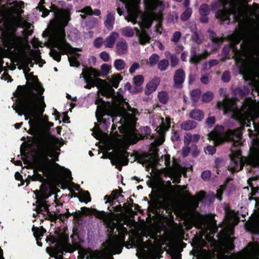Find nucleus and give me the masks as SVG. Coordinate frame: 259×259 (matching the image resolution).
I'll return each instance as SVG.
<instances>
[{
  "mask_svg": "<svg viewBox=\"0 0 259 259\" xmlns=\"http://www.w3.org/2000/svg\"><path fill=\"white\" fill-rule=\"evenodd\" d=\"M205 196V192L203 191L198 192L196 196L190 195L188 205L185 208L188 215L194 217L198 213L196 209L198 207L199 202L202 201Z\"/></svg>",
  "mask_w": 259,
  "mask_h": 259,
  "instance_id": "nucleus-14",
  "label": "nucleus"
},
{
  "mask_svg": "<svg viewBox=\"0 0 259 259\" xmlns=\"http://www.w3.org/2000/svg\"><path fill=\"white\" fill-rule=\"evenodd\" d=\"M5 56V52L3 50H0V73L3 71L4 61L3 60Z\"/></svg>",
  "mask_w": 259,
  "mask_h": 259,
  "instance_id": "nucleus-60",
  "label": "nucleus"
},
{
  "mask_svg": "<svg viewBox=\"0 0 259 259\" xmlns=\"http://www.w3.org/2000/svg\"><path fill=\"white\" fill-rule=\"evenodd\" d=\"M94 214L99 219H103L106 215V212L104 211H99L94 208L93 209Z\"/></svg>",
  "mask_w": 259,
  "mask_h": 259,
  "instance_id": "nucleus-48",
  "label": "nucleus"
},
{
  "mask_svg": "<svg viewBox=\"0 0 259 259\" xmlns=\"http://www.w3.org/2000/svg\"><path fill=\"white\" fill-rule=\"evenodd\" d=\"M158 97L159 101L163 104H165L168 100V94L166 92H159Z\"/></svg>",
  "mask_w": 259,
  "mask_h": 259,
  "instance_id": "nucleus-45",
  "label": "nucleus"
},
{
  "mask_svg": "<svg viewBox=\"0 0 259 259\" xmlns=\"http://www.w3.org/2000/svg\"><path fill=\"white\" fill-rule=\"evenodd\" d=\"M34 194L36 199L35 211L37 213L42 214L44 211H46L50 217L55 218V215L50 211V205L48 204L47 201L50 195L46 192L37 190L34 191Z\"/></svg>",
  "mask_w": 259,
  "mask_h": 259,
  "instance_id": "nucleus-12",
  "label": "nucleus"
},
{
  "mask_svg": "<svg viewBox=\"0 0 259 259\" xmlns=\"http://www.w3.org/2000/svg\"><path fill=\"white\" fill-rule=\"evenodd\" d=\"M110 66L106 64L101 66L102 74H101L97 70L93 68H86L83 70L80 74V77H83L86 83L84 88L90 89L95 86L100 87L103 90L104 94L107 96L113 97L115 91L110 87L107 82L102 79L94 77L98 76L104 77L107 75L110 70Z\"/></svg>",
  "mask_w": 259,
  "mask_h": 259,
  "instance_id": "nucleus-6",
  "label": "nucleus"
},
{
  "mask_svg": "<svg viewBox=\"0 0 259 259\" xmlns=\"http://www.w3.org/2000/svg\"><path fill=\"white\" fill-rule=\"evenodd\" d=\"M215 122V118L214 116L209 117L206 120V123L209 127H212Z\"/></svg>",
  "mask_w": 259,
  "mask_h": 259,
  "instance_id": "nucleus-58",
  "label": "nucleus"
},
{
  "mask_svg": "<svg viewBox=\"0 0 259 259\" xmlns=\"http://www.w3.org/2000/svg\"><path fill=\"white\" fill-rule=\"evenodd\" d=\"M198 49L197 48H193L190 51V61L192 63L197 64L201 60L206 58L208 55L207 51H205L203 53L197 54Z\"/></svg>",
  "mask_w": 259,
  "mask_h": 259,
  "instance_id": "nucleus-19",
  "label": "nucleus"
},
{
  "mask_svg": "<svg viewBox=\"0 0 259 259\" xmlns=\"http://www.w3.org/2000/svg\"><path fill=\"white\" fill-rule=\"evenodd\" d=\"M160 79L158 77H155L152 79L146 85L145 94L149 95L155 92L158 86Z\"/></svg>",
  "mask_w": 259,
  "mask_h": 259,
  "instance_id": "nucleus-23",
  "label": "nucleus"
},
{
  "mask_svg": "<svg viewBox=\"0 0 259 259\" xmlns=\"http://www.w3.org/2000/svg\"><path fill=\"white\" fill-rule=\"evenodd\" d=\"M144 166V164H148V165L150 166L153 169H155L158 171V172L160 175H163L164 177H169L171 178L176 174V170L173 167V165L175 164H179V163H164L165 167L161 168L159 169L157 168L158 165L160 163H140Z\"/></svg>",
  "mask_w": 259,
  "mask_h": 259,
  "instance_id": "nucleus-17",
  "label": "nucleus"
},
{
  "mask_svg": "<svg viewBox=\"0 0 259 259\" xmlns=\"http://www.w3.org/2000/svg\"><path fill=\"white\" fill-rule=\"evenodd\" d=\"M79 200L81 202H84L86 203L90 202L91 201V197L89 191H85L80 194L79 197Z\"/></svg>",
  "mask_w": 259,
  "mask_h": 259,
  "instance_id": "nucleus-38",
  "label": "nucleus"
},
{
  "mask_svg": "<svg viewBox=\"0 0 259 259\" xmlns=\"http://www.w3.org/2000/svg\"><path fill=\"white\" fill-rule=\"evenodd\" d=\"M3 44L5 48L11 52L15 50H21L23 46V41L22 37L14 34H9L3 38Z\"/></svg>",
  "mask_w": 259,
  "mask_h": 259,
  "instance_id": "nucleus-15",
  "label": "nucleus"
},
{
  "mask_svg": "<svg viewBox=\"0 0 259 259\" xmlns=\"http://www.w3.org/2000/svg\"><path fill=\"white\" fill-rule=\"evenodd\" d=\"M181 37V33L180 31H176L174 33L171 40L174 42H177Z\"/></svg>",
  "mask_w": 259,
  "mask_h": 259,
  "instance_id": "nucleus-54",
  "label": "nucleus"
},
{
  "mask_svg": "<svg viewBox=\"0 0 259 259\" xmlns=\"http://www.w3.org/2000/svg\"><path fill=\"white\" fill-rule=\"evenodd\" d=\"M185 73L182 69H178L176 71L174 76V85L177 88H180L182 87L184 81Z\"/></svg>",
  "mask_w": 259,
  "mask_h": 259,
  "instance_id": "nucleus-21",
  "label": "nucleus"
},
{
  "mask_svg": "<svg viewBox=\"0 0 259 259\" xmlns=\"http://www.w3.org/2000/svg\"><path fill=\"white\" fill-rule=\"evenodd\" d=\"M213 98V94L210 91L203 94L202 96V99L204 102H209L212 100Z\"/></svg>",
  "mask_w": 259,
  "mask_h": 259,
  "instance_id": "nucleus-44",
  "label": "nucleus"
},
{
  "mask_svg": "<svg viewBox=\"0 0 259 259\" xmlns=\"http://www.w3.org/2000/svg\"><path fill=\"white\" fill-rule=\"evenodd\" d=\"M22 66L23 67V72L26 79H28L31 77L32 79V83L31 85L30 89L26 92H23L21 94H27L30 91H33L37 94H42L45 90L41 86L40 83L38 81L37 78L33 76L31 73H29V72L30 71L29 66Z\"/></svg>",
  "mask_w": 259,
  "mask_h": 259,
  "instance_id": "nucleus-16",
  "label": "nucleus"
},
{
  "mask_svg": "<svg viewBox=\"0 0 259 259\" xmlns=\"http://www.w3.org/2000/svg\"><path fill=\"white\" fill-rule=\"evenodd\" d=\"M170 65L172 67L174 68L178 64L179 58L175 55H172L170 56Z\"/></svg>",
  "mask_w": 259,
  "mask_h": 259,
  "instance_id": "nucleus-51",
  "label": "nucleus"
},
{
  "mask_svg": "<svg viewBox=\"0 0 259 259\" xmlns=\"http://www.w3.org/2000/svg\"><path fill=\"white\" fill-rule=\"evenodd\" d=\"M116 53L121 56L125 54L128 51V45L126 40L123 38H120L116 43Z\"/></svg>",
  "mask_w": 259,
  "mask_h": 259,
  "instance_id": "nucleus-20",
  "label": "nucleus"
},
{
  "mask_svg": "<svg viewBox=\"0 0 259 259\" xmlns=\"http://www.w3.org/2000/svg\"><path fill=\"white\" fill-rule=\"evenodd\" d=\"M95 250H93L91 248L87 249H82L78 251L79 258L83 259L85 257V256L87 255H90V257L91 259H98V255L94 252L96 251Z\"/></svg>",
  "mask_w": 259,
  "mask_h": 259,
  "instance_id": "nucleus-26",
  "label": "nucleus"
},
{
  "mask_svg": "<svg viewBox=\"0 0 259 259\" xmlns=\"http://www.w3.org/2000/svg\"><path fill=\"white\" fill-rule=\"evenodd\" d=\"M201 91L199 89L193 90L191 92V95L192 100L195 102H197L200 97Z\"/></svg>",
  "mask_w": 259,
  "mask_h": 259,
  "instance_id": "nucleus-41",
  "label": "nucleus"
},
{
  "mask_svg": "<svg viewBox=\"0 0 259 259\" xmlns=\"http://www.w3.org/2000/svg\"><path fill=\"white\" fill-rule=\"evenodd\" d=\"M219 63V61L217 59L209 60L205 63V68L210 69L212 67L217 65Z\"/></svg>",
  "mask_w": 259,
  "mask_h": 259,
  "instance_id": "nucleus-52",
  "label": "nucleus"
},
{
  "mask_svg": "<svg viewBox=\"0 0 259 259\" xmlns=\"http://www.w3.org/2000/svg\"><path fill=\"white\" fill-rule=\"evenodd\" d=\"M42 94H37L33 91L27 94H22L18 104L12 107L19 115L24 114L25 120L35 134L39 135L36 149L32 148L30 144L23 143L20 152L23 162H56L58 161L60 149L52 146L50 140L42 136L45 128L40 116L44 111L46 105Z\"/></svg>",
  "mask_w": 259,
  "mask_h": 259,
  "instance_id": "nucleus-1",
  "label": "nucleus"
},
{
  "mask_svg": "<svg viewBox=\"0 0 259 259\" xmlns=\"http://www.w3.org/2000/svg\"><path fill=\"white\" fill-rule=\"evenodd\" d=\"M127 111L124 108H119L116 112L110 116L112 121L119 123L120 125L118 127L123 135L122 140L117 141L114 149L117 161L111 162H170V155L165 154L159 158V155L156 151L150 153L135 152L130 154L126 151V149L130 144H135L139 140L135 125L136 122L135 116L138 114L136 109L132 108L126 104Z\"/></svg>",
  "mask_w": 259,
  "mask_h": 259,
  "instance_id": "nucleus-2",
  "label": "nucleus"
},
{
  "mask_svg": "<svg viewBox=\"0 0 259 259\" xmlns=\"http://www.w3.org/2000/svg\"><path fill=\"white\" fill-rule=\"evenodd\" d=\"M100 58L105 62L108 61L110 59V56L106 52H103L100 55Z\"/></svg>",
  "mask_w": 259,
  "mask_h": 259,
  "instance_id": "nucleus-61",
  "label": "nucleus"
},
{
  "mask_svg": "<svg viewBox=\"0 0 259 259\" xmlns=\"http://www.w3.org/2000/svg\"><path fill=\"white\" fill-rule=\"evenodd\" d=\"M250 159L247 160L245 157L241 155L239 150H232L230 157L232 162H259V141L254 142V147Z\"/></svg>",
  "mask_w": 259,
  "mask_h": 259,
  "instance_id": "nucleus-13",
  "label": "nucleus"
},
{
  "mask_svg": "<svg viewBox=\"0 0 259 259\" xmlns=\"http://www.w3.org/2000/svg\"><path fill=\"white\" fill-rule=\"evenodd\" d=\"M192 13V9L190 8H187L185 11L182 13L181 16V19L184 21L188 20L191 17Z\"/></svg>",
  "mask_w": 259,
  "mask_h": 259,
  "instance_id": "nucleus-39",
  "label": "nucleus"
},
{
  "mask_svg": "<svg viewBox=\"0 0 259 259\" xmlns=\"http://www.w3.org/2000/svg\"><path fill=\"white\" fill-rule=\"evenodd\" d=\"M124 4L127 15L125 19L131 21L133 24L138 23L141 28L149 27L153 20L154 16L152 13L143 14L139 10L140 0H120Z\"/></svg>",
  "mask_w": 259,
  "mask_h": 259,
  "instance_id": "nucleus-7",
  "label": "nucleus"
},
{
  "mask_svg": "<svg viewBox=\"0 0 259 259\" xmlns=\"http://www.w3.org/2000/svg\"><path fill=\"white\" fill-rule=\"evenodd\" d=\"M51 11L54 13V18L50 20L48 30L44 32L47 33L49 40L54 48L51 50L50 55L55 60L59 62L61 54L69 53L70 56H68V58L70 66L77 67L80 64L77 59L80 54L77 52L80 50L72 48L65 38V27L70 19V13L67 10L60 9L55 5L52 6Z\"/></svg>",
  "mask_w": 259,
  "mask_h": 259,
  "instance_id": "nucleus-3",
  "label": "nucleus"
},
{
  "mask_svg": "<svg viewBox=\"0 0 259 259\" xmlns=\"http://www.w3.org/2000/svg\"><path fill=\"white\" fill-rule=\"evenodd\" d=\"M157 120L158 122H161L160 124L157 127L161 133L165 132L169 128L170 118L169 117H166L165 121H164L163 118L157 117Z\"/></svg>",
  "mask_w": 259,
  "mask_h": 259,
  "instance_id": "nucleus-27",
  "label": "nucleus"
},
{
  "mask_svg": "<svg viewBox=\"0 0 259 259\" xmlns=\"http://www.w3.org/2000/svg\"><path fill=\"white\" fill-rule=\"evenodd\" d=\"M204 151L206 154L212 155L215 151V148L212 146H207L204 148Z\"/></svg>",
  "mask_w": 259,
  "mask_h": 259,
  "instance_id": "nucleus-53",
  "label": "nucleus"
},
{
  "mask_svg": "<svg viewBox=\"0 0 259 259\" xmlns=\"http://www.w3.org/2000/svg\"><path fill=\"white\" fill-rule=\"evenodd\" d=\"M82 14H81L80 16L82 18L85 19L87 15H92L93 14L96 16H99L101 14L100 10L98 9H96L93 11L92 9L90 7H86L83 9H81L80 11Z\"/></svg>",
  "mask_w": 259,
  "mask_h": 259,
  "instance_id": "nucleus-29",
  "label": "nucleus"
},
{
  "mask_svg": "<svg viewBox=\"0 0 259 259\" xmlns=\"http://www.w3.org/2000/svg\"><path fill=\"white\" fill-rule=\"evenodd\" d=\"M190 117L191 118L200 121L204 117V114L202 111L195 109L192 111L190 113Z\"/></svg>",
  "mask_w": 259,
  "mask_h": 259,
  "instance_id": "nucleus-34",
  "label": "nucleus"
},
{
  "mask_svg": "<svg viewBox=\"0 0 259 259\" xmlns=\"http://www.w3.org/2000/svg\"><path fill=\"white\" fill-rule=\"evenodd\" d=\"M208 139L213 141L214 144L219 145L226 140H232L234 142V145L235 147L240 146L241 144L240 139L241 134L238 132L228 130L225 131L223 126L217 125L214 130L208 135Z\"/></svg>",
  "mask_w": 259,
  "mask_h": 259,
  "instance_id": "nucleus-10",
  "label": "nucleus"
},
{
  "mask_svg": "<svg viewBox=\"0 0 259 259\" xmlns=\"http://www.w3.org/2000/svg\"><path fill=\"white\" fill-rule=\"evenodd\" d=\"M233 165L229 167L228 166V170L232 173L236 172L243 169L246 164V166H249L252 168L259 167V163H232Z\"/></svg>",
  "mask_w": 259,
  "mask_h": 259,
  "instance_id": "nucleus-22",
  "label": "nucleus"
},
{
  "mask_svg": "<svg viewBox=\"0 0 259 259\" xmlns=\"http://www.w3.org/2000/svg\"><path fill=\"white\" fill-rule=\"evenodd\" d=\"M24 167L27 165L36 164V167L34 170V174L32 177L33 181H38L44 183L46 182L45 177L51 180L59 178L62 172L64 167L58 163H23Z\"/></svg>",
  "mask_w": 259,
  "mask_h": 259,
  "instance_id": "nucleus-8",
  "label": "nucleus"
},
{
  "mask_svg": "<svg viewBox=\"0 0 259 259\" xmlns=\"http://www.w3.org/2000/svg\"><path fill=\"white\" fill-rule=\"evenodd\" d=\"M242 40L241 52L237 51L236 60L240 66L241 74L251 75L256 69L254 56L259 52V28L252 27L243 33L237 34V42Z\"/></svg>",
  "mask_w": 259,
  "mask_h": 259,
  "instance_id": "nucleus-4",
  "label": "nucleus"
},
{
  "mask_svg": "<svg viewBox=\"0 0 259 259\" xmlns=\"http://www.w3.org/2000/svg\"><path fill=\"white\" fill-rule=\"evenodd\" d=\"M140 67V65L138 63H134L130 67L129 72L132 74L135 71Z\"/></svg>",
  "mask_w": 259,
  "mask_h": 259,
  "instance_id": "nucleus-63",
  "label": "nucleus"
},
{
  "mask_svg": "<svg viewBox=\"0 0 259 259\" xmlns=\"http://www.w3.org/2000/svg\"><path fill=\"white\" fill-rule=\"evenodd\" d=\"M234 217V212L232 210H230L226 212V218L227 219L230 221H231Z\"/></svg>",
  "mask_w": 259,
  "mask_h": 259,
  "instance_id": "nucleus-64",
  "label": "nucleus"
},
{
  "mask_svg": "<svg viewBox=\"0 0 259 259\" xmlns=\"http://www.w3.org/2000/svg\"><path fill=\"white\" fill-rule=\"evenodd\" d=\"M92 134L97 139H99L101 137L102 132L97 127L95 126L93 129Z\"/></svg>",
  "mask_w": 259,
  "mask_h": 259,
  "instance_id": "nucleus-55",
  "label": "nucleus"
},
{
  "mask_svg": "<svg viewBox=\"0 0 259 259\" xmlns=\"http://www.w3.org/2000/svg\"><path fill=\"white\" fill-rule=\"evenodd\" d=\"M15 179L18 181H21V184L19 185V186H22L24 184L25 181L23 179L22 176L19 173V172L17 171L15 174Z\"/></svg>",
  "mask_w": 259,
  "mask_h": 259,
  "instance_id": "nucleus-57",
  "label": "nucleus"
},
{
  "mask_svg": "<svg viewBox=\"0 0 259 259\" xmlns=\"http://www.w3.org/2000/svg\"><path fill=\"white\" fill-rule=\"evenodd\" d=\"M159 59V57L158 55L153 54L150 57L148 61H147V63L150 66H152L157 63Z\"/></svg>",
  "mask_w": 259,
  "mask_h": 259,
  "instance_id": "nucleus-42",
  "label": "nucleus"
},
{
  "mask_svg": "<svg viewBox=\"0 0 259 259\" xmlns=\"http://www.w3.org/2000/svg\"><path fill=\"white\" fill-rule=\"evenodd\" d=\"M117 32H112L104 40V45L106 48H112L115 44L116 39L118 37Z\"/></svg>",
  "mask_w": 259,
  "mask_h": 259,
  "instance_id": "nucleus-25",
  "label": "nucleus"
},
{
  "mask_svg": "<svg viewBox=\"0 0 259 259\" xmlns=\"http://www.w3.org/2000/svg\"><path fill=\"white\" fill-rule=\"evenodd\" d=\"M122 76L119 74H115L112 76L111 78L109 79V81L110 82L113 87L117 88L119 82L122 79Z\"/></svg>",
  "mask_w": 259,
  "mask_h": 259,
  "instance_id": "nucleus-36",
  "label": "nucleus"
},
{
  "mask_svg": "<svg viewBox=\"0 0 259 259\" xmlns=\"http://www.w3.org/2000/svg\"><path fill=\"white\" fill-rule=\"evenodd\" d=\"M104 44V40L102 37H99L96 38L94 41V46L95 48H99Z\"/></svg>",
  "mask_w": 259,
  "mask_h": 259,
  "instance_id": "nucleus-50",
  "label": "nucleus"
},
{
  "mask_svg": "<svg viewBox=\"0 0 259 259\" xmlns=\"http://www.w3.org/2000/svg\"><path fill=\"white\" fill-rule=\"evenodd\" d=\"M218 105L219 108H222L225 114L230 113L231 117L241 123L245 124L246 122H250L249 118L251 116V113L249 109L245 110L238 108L234 100L225 99L223 102L218 103Z\"/></svg>",
  "mask_w": 259,
  "mask_h": 259,
  "instance_id": "nucleus-9",
  "label": "nucleus"
},
{
  "mask_svg": "<svg viewBox=\"0 0 259 259\" xmlns=\"http://www.w3.org/2000/svg\"><path fill=\"white\" fill-rule=\"evenodd\" d=\"M169 65V62L166 59H162L158 62V69L160 71L165 70Z\"/></svg>",
  "mask_w": 259,
  "mask_h": 259,
  "instance_id": "nucleus-40",
  "label": "nucleus"
},
{
  "mask_svg": "<svg viewBox=\"0 0 259 259\" xmlns=\"http://www.w3.org/2000/svg\"><path fill=\"white\" fill-rule=\"evenodd\" d=\"M236 4H230V8L227 9L224 6V0H218L212 4V8L215 10L217 5L223 7L216 14L217 17L224 23L229 24L230 22V17L233 20L239 24L244 22H253L255 19H259V5L253 3L252 6L248 5L250 0H237Z\"/></svg>",
  "mask_w": 259,
  "mask_h": 259,
  "instance_id": "nucleus-5",
  "label": "nucleus"
},
{
  "mask_svg": "<svg viewBox=\"0 0 259 259\" xmlns=\"http://www.w3.org/2000/svg\"><path fill=\"white\" fill-rule=\"evenodd\" d=\"M55 234H56L59 238L61 239L60 240H58L55 236H51L49 237H47V241H50L52 244L55 243V252L57 251L56 250V244L57 242L60 241H63L64 240H67L69 242L68 238L67 237H65L64 235L62 233H60L59 231L56 230L55 231Z\"/></svg>",
  "mask_w": 259,
  "mask_h": 259,
  "instance_id": "nucleus-28",
  "label": "nucleus"
},
{
  "mask_svg": "<svg viewBox=\"0 0 259 259\" xmlns=\"http://www.w3.org/2000/svg\"><path fill=\"white\" fill-rule=\"evenodd\" d=\"M126 63L122 59H116L114 61V66L118 71H121L125 68Z\"/></svg>",
  "mask_w": 259,
  "mask_h": 259,
  "instance_id": "nucleus-37",
  "label": "nucleus"
},
{
  "mask_svg": "<svg viewBox=\"0 0 259 259\" xmlns=\"http://www.w3.org/2000/svg\"><path fill=\"white\" fill-rule=\"evenodd\" d=\"M115 17L113 14L109 13L106 16V19L104 22L105 26L109 29L113 28L114 24Z\"/></svg>",
  "mask_w": 259,
  "mask_h": 259,
  "instance_id": "nucleus-33",
  "label": "nucleus"
},
{
  "mask_svg": "<svg viewBox=\"0 0 259 259\" xmlns=\"http://www.w3.org/2000/svg\"><path fill=\"white\" fill-rule=\"evenodd\" d=\"M136 28H133L131 27L126 26L123 28H122L120 29V31L121 32V34L127 37H133L135 33Z\"/></svg>",
  "mask_w": 259,
  "mask_h": 259,
  "instance_id": "nucleus-31",
  "label": "nucleus"
},
{
  "mask_svg": "<svg viewBox=\"0 0 259 259\" xmlns=\"http://www.w3.org/2000/svg\"><path fill=\"white\" fill-rule=\"evenodd\" d=\"M199 13L201 16H207L209 13L208 6L206 4L202 5L199 8Z\"/></svg>",
  "mask_w": 259,
  "mask_h": 259,
  "instance_id": "nucleus-46",
  "label": "nucleus"
},
{
  "mask_svg": "<svg viewBox=\"0 0 259 259\" xmlns=\"http://www.w3.org/2000/svg\"><path fill=\"white\" fill-rule=\"evenodd\" d=\"M196 27H195L192 29L193 34L192 35V39L194 41H195L197 44H199L202 42V39L199 36L198 33H197V32L196 31Z\"/></svg>",
  "mask_w": 259,
  "mask_h": 259,
  "instance_id": "nucleus-49",
  "label": "nucleus"
},
{
  "mask_svg": "<svg viewBox=\"0 0 259 259\" xmlns=\"http://www.w3.org/2000/svg\"><path fill=\"white\" fill-rule=\"evenodd\" d=\"M212 41L217 45L218 46L221 45L224 41V38L222 37H216L215 36H211Z\"/></svg>",
  "mask_w": 259,
  "mask_h": 259,
  "instance_id": "nucleus-56",
  "label": "nucleus"
},
{
  "mask_svg": "<svg viewBox=\"0 0 259 259\" xmlns=\"http://www.w3.org/2000/svg\"><path fill=\"white\" fill-rule=\"evenodd\" d=\"M71 237L72 239L73 246L76 248H78L80 246V243L78 242L75 241L76 240L80 239L78 233H75L74 231H73V233L72 235H71Z\"/></svg>",
  "mask_w": 259,
  "mask_h": 259,
  "instance_id": "nucleus-47",
  "label": "nucleus"
},
{
  "mask_svg": "<svg viewBox=\"0 0 259 259\" xmlns=\"http://www.w3.org/2000/svg\"><path fill=\"white\" fill-rule=\"evenodd\" d=\"M120 197L123 198V196L119 194L118 190H114L112 191L110 195L105 196L104 199H107L106 203H111L112 201Z\"/></svg>",
  "mask_w": 259,
  "mask_h": 259,
  "instance_id": "nucleus-30",
  "label": "nucleus"
},
{
  "mask_svg": "<svg viewBox=\"0 0 259 259\" xmlns=\"http://www.w3.org/2000/svg\"><path fill=\"white\" fill-rule=\"evenodd\" d=\"M134 84L137 87H140L144 82V77L142 75L135 76L133 78Z\"/></svg>",
  "mask_w": 259,
  "mask_h": 259,
  "instance_id": "nucleus-43",
  "label": "nucleus"
},
{
  "mask_svg": "<svg viewBox=\"0 0 259 259\" xmlns=\"http://www.w3.org/2000/svg\"><path fill=\"white\" fill-rule=\"evenodd\" d=\"M106 110L104 107H100L99 106H97V109L96 112V115L97 118L99 121L100 120H103L104 119L103 118V116L107 114L108 116L109 115L106 113Z\"/></svg>",
  "mask_w": 259,
  "mask_h": 259,
  "instance_id": "nucleus-35",
  "label": "nucleus"
},
{
  "mask_svg": "<svg viewBox=\"0 0 259 259\" xmlns=\"http://www.w3.org/2000/svg\"><path fill=\"white\" fill-rule=\"evenodd\" d=\"M222 79L224 82H228L230 79V75L229 72L225 71L222 76Z\"/></svg>",
  "mask_w": 259,
  "mask_h": 259,
  "instance_id": "nucleus-62",
  "label": "nucleus"
},
{
  "mask_svg": "<svg viewBox=\"0 0 259 259\" xmlns=\"http://www.w3.org/2000/svg\"><path fill=\"white\" fill-rule=\"evenodd\" d=\"M32 61H34L36 64H38L39 66H42L45 63V61L40 58L39 55L36 52L31 50L29 55H24L21 60L22 66H29L32 63Z\"/></svg>",
  "mask_w": 259,
  "mask_h": 259,
  "instance_id": "nucleus-18",
  "label": "nucleus"
},
{
  "mask_svg": "<svg viewBox=\"0 0 259 259\" xmlns=\"http://www.w3.org/2000/svg\"><path fill=\"white\" fill-rule=\"evenodd\" d=\"M115 240H108V245L102 250H96L94 253L98 255V259H114L113 254H119L122 250V243L124 242V237H118Z\"/></svg>",
  "mask_w": 259,
  "mask_h": 259,
  "instance_id": "nucleus-11",
  "label": "nucleus"
},
{
  "mask_svg": "<svg viewBox=\"0 0 259 259\" xmlns=\"http://www.w3.org/2000/svg\"><path fill=\"white\" fill-rule=\"evenodd\" d=\"M136 34L139 37V42L142 45H144L150 42L151 37L147 33V31L143 29L140 30L138 28H136Z\"/></svg>",
  "mask_w": 259,
  "mask_h": 259,
  "instance_id": "nucleus-24",
  "label": "nucleus"
},
{
  "mask_svg": "<svg viewBox=\"0 0 259 259\" xmlns=\"http://www.w3.org/2000/svg\"><path fill=\"white\" fill-rule=\"evenodd\" d=\"M211 176V172L209 170H205L201 173V178L204 180H208Z\"/></svg>",
  "mask_w": 259,
  "mask_h": 259,
  "instance_id": "nucleus-59",
  "label": "nucleus"
},
{
  "mask_svg": "<svg viewBox=\"0 0 259 259\" xmlns=\"http://www.w3.org/2000/svg\"><path fill=\"white\" fill-rule=\"evenodd\" d=\"M196 126V122L193 120H187L182 123L181 127L185 131H190L195 128Z\"/></svg>",
  "mask_w": 259,
  "mask_h": 259,
  "instance_id": "nucleus-32",
  "label": "nucleus"
}]
</instances>
